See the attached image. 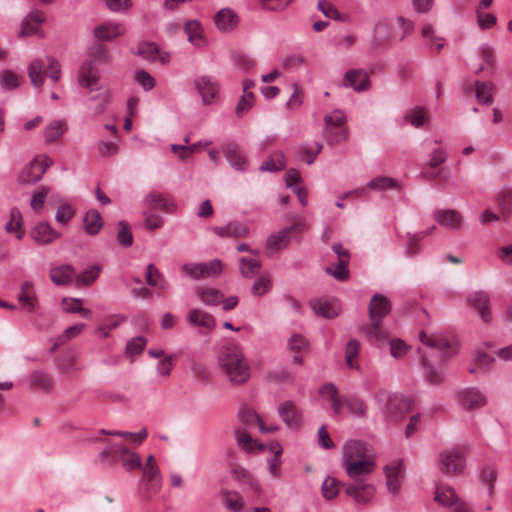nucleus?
Listing matches in <instances>:
<instances>
[{
	"label": "nucleus",
	"instance_id": "f257e3e1",
	"mask_svg": "<svg viewBox=\"0 0 512 512\" xmlns=\"http://www.w3.org/2000/svg\"><path fill=\"white\" fill-rule=\"evenodd\" d=\"M419 340L430 349L429 352L423 351L421 348L418 349L425 379L433 385L441 384L444 380V374L439 368L435 367L433 359H436L438 364L445 363L458 352L457 345L444 336L429 335L423 331L419 333Z\"/></svg>",
	"mask_w": 512,
	"mask_h": 512
},
{
	"label": "nucleus",
	"instance_id": "f03ea898",
	"mask_svg": "<svg viewBox=\"0 0 512 512\" xmlns=\"http://www.w3.org/2000/svg\"><path fill=\"white\" fill-rule=\"evenodd\" d=\"M218 364L221 372L232 384L241 385L250 378V366L242 348L236 344L222 347L218 356Z\"/></svg>",
	"mask_w": 512,
	"mask_h": 512
},
{
	"label": "nucleus",
	"instance_id": "7ed1b4c3",
	"mask_svg": "<svg viewBox=\"0 0 512 512\" xmlns=\"http://www.w3.org/2000/svg\"><path fill=\"white\" fill-rule=\"evenodd\" d=\"M374 397L379 403H385L384 413L391 421H399L411 409L412 402L409 398L389 393L385 389H379Z\"/></svg>",
	"mask_w": 512,
	"mask_h": 512
},
{
	"label": "nucleus",
	"instance_id": "20e7f679",
	"mask_svg": "<svg viewBox=\"0 0 512 512\" xmlns=\"http://www.w3.org/2000/svg\"><path fill=\"white\" fill-rule=\"evenodd\" d=\"M307 229L306 222L299 220L291 226L285 227L276 234L271 235L266 242V252L269 256L277 253L288 247L291 235L295 233H302Z\"/></svg>",
	"mask_w": 512,
	"mask_h": 512
},
{
	"label": "nucleus",
	"instance_id": "39448f33",
	"mask_svg": "<svg viewBox=\"0 0 512 512\" xmlns=\"http://www.w3.org/2000/svg\"><path fill=\"white\" fill-rule=\"evenodd\" d=\"M464 453L457 448H448L439 453L438 467L446 475L461 474L465 469Z\"/></svg>",
	"mask_w": 512,
	"mask_h": 512
},
{
	"label": "nucleus",
	"instance_id": "423d86ee",
	"mask_svg": "<svg viewBox=\"0 0 512 512\" xmlns=\"http://www.w3.org/2000/svg\"><path fill=\"white\" fill-rule=\"evenodd\" d=\"M182 272L194 280L207 277H217L222 272V263L219 259H213L205 263L183 264Z\"/></svg>",
	"mask_w": 512,
	"mask_h": 512
},
{
	"label": "nucleus",
	"instance_id": "0eeeda50",
	"mask_svg": "<svg viewBox=\"0 0 512 512\" xmlns=\"http://www.w3.org/2000/svg\"><path fill=\"white\" fill-rule=\"evenodd\" d=\"M51 163V159L46 156L42 159L35 158L21 170L18 175V181L22 184H35L39 182Z\"/></svg>",
	"mask_w": 512,
	"mask_h": 512
},
{
	"label": "nucleus",
	"instance_id": "6e6552de",
	"mask_svg": "<svg viewBox=\"0 0 512 512\" xmlns=\"http://www.w3.org/2000/svg\"><path fill=\"white\" fill-rule=\"evenodd\" d=\"M131 52L150 62L159 61L162 64H166L170 59L169 54L166 52L161 53L158 45L154 42L142 41L136 48H132Z\"/></svg>",
	"mask_w": 512,
	"mask_h": 512
},
{
	"label": "nucleus",
	"instance_id": "1a4fd4ad",
	"mask_svg": "<svg viewBox=\"0 0 512 512\" xmlns=\"http://www.w3.org/2000/svg\"><path fill=\"white\" fill-rule=\"evenodd\" d=\"M370 457L369 446L358 440H349L342 448V464Z\"/></svg>",
	"mask_w": 512,
	"mask_h": 512
},
{
	"label": "nucleus",
	"instance_id": "9d476101",
	"mask_svg": "<svg viewBox=\"0 0 512 512\" xmlns=\"http://www.w3.org/2000/svg\"><path fill=\"white\" fill-rule=\"evenodd\" d=\"M346 474L356 482L363 481L362 476L371 474L376 467L373 457L342 464Z\"/></svg>",
	"mask_w": 512,
	"mask_h": 512
},
{
	"label": "nucleus",
	"instance_id": "9b49d317",
	"mask_svg": "<svg viewBox=\"0 0 512 512\" xmlns=\"http://www.w3.org/2000/svg\"><path fill=\"white\" fill-rule=\"evenodd\" d=\"M345 493L358 504L369 503L375 494V487L364 481L345 485Z\"/></svg>",
	"mask_w": 512,
	"mask_h": 512
},
{
	"label": "nucleus",
	"instance_id": "f8f14e48",
	"mask_svg": "<svg viewBox=\"0 0 512 512\" xmlns=\"http://www.w3.org/2000/svg\"><path fill=\"white\" fill-rule=\"evenodd\" d=\"M194 86L200 94L203 104L210 105L216 101L219 88L212 77H198L194 80Z\"/></svg>",
	"mask_w": 512,
	"mask_h": 512
},
{
	"label": "nucleus",
	"instance_id": "ddd939ff",
	"mask_svg": "<svg viewBox=\"0 0 512 512\" xmlns=\"http://www.w3.org/2000/svg\"><path fill=\"white\" fill-rule=\"evenodd\" d=\"M278 413L288 428H300L302 424V413L292 401L281 403L278 408Z\"/></svg>",
	"mask_w": 512,
	"mask_h": 512
},
{
	"label": "nucleus",
	"instance_id": "4468645a",
	"mask_svg": "<svg viewBox=\"0 0 512 512\" xmlns=\"http://www.w3.org/2000/svg\"><path fill=\"white\" fill-rule=\"evenodd\" d=\"M386 475L387 489L393 495H397L401 488V480L404 475V468L402 462H393L384 468Z\"/></svg>",
	"mask_w": 512,
	"mask_h": 512
},
{
	"label": "nucleus",
	"instance_id": "2eb2a0df",
	"mask_svg": "<svg viewBox=\"0 0 512 512\" xmlns=\"http://www.w3.org/2000/svg\"><path fill=\"white\" fill-rule=\"evenodd\" d=\"M31 236L39 245H48L61 237V234L54 230L48 222L42 221L33 228Z\"/></svg>",
	"mask_w": 512,
	"mask_h": 512
},
{
	"label": "nucleus",
	"instance_id": "dca6fc26",
	"mask_svg": "<svg viewBox=\"0 0 512 512\" xmlns=\"http://www.w3.org/2000/svg\"><path fill=\"white\" fill-rule=\"evenodd\" d=\"M468 301L478 311L483 321L489 322L491 320L490 299L486 292L476 291L469 296Z\"/></svg>",
	"mask_w": 512,
	"mask_h": 512
},
{
	"label": "nucleus",
	"instance_id": "f3484780",
	"mask_svg": "<svg viewBox=\"0 0 512 512\" xmlns=\"http://www.w3.org/2000/svg\"><path fill=\"white\" fill-rule=\"evenodd\" d=\"M459 402L465 409L472 410L484 406L486 398L477 388H466L460 392Z\"/></svg>",
	"mask_w": 512,
	"mask_h": 512
},
{
	"label": "nucleus",
	"instance_id": "a211bd4d",
	"mask_svg": "<svg viewBox=\"0 0 512 512\" xmlns=\"http://www.w3.org/2000/svg\"><path fill=\"white\" fill-rule=\"evenodd\" d=\"M391 303L390 300L382 295L375 294L369 305V317L370 319H377L378 321L383 320V318L390 312Z\"/></svg>",
	"mask_w": 512,
	"mask_h": 512
},
{
	"label": "nucleus",
	"instance_id": "6ab92c4d",
	"mask_svg": "<svg viewBox=\"0 0 512 512\" xmlns=\"http://www.w3.org/2000/svg\"><path fill=\"white\" fill-rule=\"evenodd\" d=\"M18 300L28 312H34L37 309L38 298L32 281H25L21 285Z\"/></svg>",
	"mask_w": 512,
	"mask_h": 512
},
{
	"label": "nucleus",
	"instance_id": "aec40b11",
	"mask_svg": "<svg viewBox=\"0 0 512 512\" xmlns=\"http://www.w3.org/2000/svg\"><path fill=\"white\" fill-rule=\"evenodd\" d=\"M125 33V28L118 23L107 22L94 28V36L100 41H113Z\"/></svg>",
	"mask_w": 512,
	"mask_h": 512
},
{
	"label": "nucleus",
	"instance_id": "412c9836",
	"mask_svg": "<svg viewBox=\"0 0 512 512\" xmlns=\"http://www.w3.org/2000/svg\"><path fill=\"white\" fill-rule=\"evenodd\" d=\"M100 79V73L91 62H85L79 69L78 82L83 88H92L97 85Z\"/></svg>",
	"mask_w": 512,
	"mask_h": 512
},
{
	"label": "nucleus",
	"instance_id": "4be33fe9",
	"mask_svg": "<svg viewBox=\"0 0 512 512\" xmlns=\"http://www.w3.org/2000/svg\"><path fill=\"white\" fill-rule=\"evenodd\" d=\"M187 321L191 326L201 327L206 331H211L216 326L215 318L200 309H192L187 315Z\"/></svg>",
	"mask_w": 512,
	"mask_h": 512
},
{
	"label": "nucleus",
	"instance_id": "5701e85b",
	"mask_svg": "<svg viewBox=\"0 0 512 512\" xmlns=\"http://www.w3.org/2000/svg\"><path fill=\"white\" fill-rule=\"evenodd\" d=\"M75 277V269L72 265L66 264L50 270L51 281L58 286H65L72 283Z\"/></svg>",
	"mask_w": 512,
	"mask_h": 512
},
{
	"label": "nucleus",
	"instance_id": "b1692460",
	"mask_svg": "<svg viewBox=\"0 0 512 512\" xmlns=\"http://www.w3.org/2000/svg\"><path fill=\"white\" fill-rule=\"evenodd\" d=\"M368 75L362 70H351L348 71L343 79V85L345 87H351L355 91H364L368 88Z\"/></svg>",
	"mask_w": 512,
	"mask_h": 512
},
{
	"label": "nucleus",
	"instance_id": "393cba45",
	"mask_svg": "<svg viewBox=\"0 0 512 512\" xmlns=\"http://www.w3.org/2000/svg\"><path fill=\"white\" fill-rule=\"evenodd\" d=\"M224 155L229 164L238 171H244L247 168V160L240 153L236 144L228 143L223 146Z\"/></svg>",
	"mask_w": 512,
	"mask_h": 512
},
{
	"label": "nucleus",
	"instance_id": "a878e982",
	"mask_svg": "<svg viewBox=\"0 0 512 512\" xmlns=\"http://www.w3.org/2000/svg\"><path fill=\"white\" fill-rule=\"evenodd\" d=\"M434 219L442 226L450 229H459L462 225V216L451 209L438 210L434 213Z\"/></svg>",
	"mask_w": 512,
	"mask_h": 512
},
{
	"label": "nucleus",
	"instance_id": "bb28decb",
	"mask_svg": "<svg viewBox=\"0 0 512 512\" xmlns=\"http://www.w3.org/2000/svg\"><path fill=\"white\" fill-rule=\"evenodd\" d=\"M217 28L223 32H229L238 25V16L231 9L220 10L214 18Z\"/></svg>",
	"mask_w": 512,
	"mask_h": 512
},
{
	"label": "nucleus",
	"instance_id": "cd10ccee",
	"mask_svg": "<svg viewBox=\"0 0 512 512\" xmlns=\"http://www.w3.org/2000/svg\"><path fill=\"white\" fill-rule=\"evenodd\" d=\"M213 231L220 237H245L248 235V228L240 222H229L226 226H216Z\"/></svg>",
	"mask_w": 512,
	"mask_h": 512
},
{
	"label": "nucleus",
	"instance_id": "c85d7f7f",
	"mask_svg": "<svg viewBox=\"0 0 512 512\" xmlns=\"http://www.w3.org/2000/svg\"><path fill=\"white\" fill-rule=\"evenodd\" d=\"M476 100L482 105H490L493 103V93L495 85L491 81L482 82L476 80L474 82Z\"/></svg>",
	"mask_w": 512,
	"mask_h": 512
},
{
	"label": "nucleus",
	"instance_id": "c756f323",
	"mask_svg": "<svg viewBox=\"0 0 512 512\" xmlns=\"http://www.w3.org/2000/svg\"><path fill=\"white\" fill-rule=\"evenodd\" d=\"M313 311L327 319L335 318L340 312V306L337 302L313 300L311 301Z\"/></svg>",
	"mask_w": 512,
	"mask_h": 512
},
{
	"label": "nucleus",
	"instance_id": "7c9ffc66",
	"mask_svg": "<svg viewBox=\"0 0 512 512\" xmlns=\"http://www.w3.org/2000/svg\"><path fill=\"white\" fill-rule=\"evenodd\" d=\"M479 54L483 62L477 68L475 73L479 74L486 71L488 75H492L496 68L493 49L489 45H481L479 48Z\"/></svg>",
	"mask_w": 512,
	"mask_h": 512
},
{
	"label": "nucleus",
	"instance_id": "2f4dec72",
	"mask_svg": "<svg viewBox=\"0 0 512 512\" xmlns=\"http://www.w3.org/2000/svg\"><path fill=\"white\" fill-rule=\"evenodd\" d=\"M84 230L89 235H96L103 226L101 214L97 210L88 211L83 219Z\"/></svg>",
	"mask_w": 512,
	"mask_h": 512
},
{
	"label": "nucleus",
	"instance_id": "473e14b6",
	"mask_svg": "<svg viewBox=\"0 0 512 512\" xmlns=\"http://www.w3.org/2000/svg\"><path fill=\"white\" fill-rule=\"evenodd\" d=\"M370 320L371 325L364 327L362 331L370 342L380 344L387 338L385 331L381 327L382 322L377 319Z\"/></svg>",
	"mask_w": 512,
	"mask_h": 512
},
{
	"label": "nucleus",
	"instance_id": "72a5a7b5",
	"mask_svg": "<svg viewBox=\"0 0 512 512\" xmlns=\"http://www.w3.org/2000/svg\"><path fill=\"white\" fill-rule=\"evenodd\" d=\"M147 204L152 209H159L165 212L171 213L175 209L174 202L166 199L162 194L157 192H152L146 197Z\"/></svg>",
	"mask_w": 512,
	"mask_h": 512
},
{
	"label": "nucleus",
	"instance_id": "f704fd0d",
	"mask_svg": "<svg viewBox=\"0 0 512 512\" xmlns=\"http://www.w3.org/2000/svg\"><path fill=\"white\" fill-rule=\"evenodd\" d=\"M45 64L42 60L36 59L32 61L28 67V75L34 87H41L45 81L44 74Z\"/></svg>",
	"mask_w": 512,
	"mask_h": 512
},
{
	"label": "nucleus",
	"instance_id": "c9c22d12",
	"mask_svg": "<svg viewBox=\"0 0 512 512\" xmlns=\"http://www.w3.org/2000/svg\"><path fill=\"white\" fill-rule=\"evenodd\" d=\"M143 480L152 492H157L161 486V475L158 466L143 467Z\"/></svg>",
	"mask_w": 512,
	"mask_h": 512
},
{
	"label": "nucleus",
	"instance_id": "e433bc0d",
	"mask_svg": "<svg viewBox=\"0 0 512 512\" xmlns=\"http://www.w3.org/2000/svg\"><path fill=\"white\" fill-rule=\"evenodd\" d=\"M422 36L425 39V44L429 48L435 49L437 53H439L444 47L445 39L435 34L432 25H426L423 27Z\"/></svg>",
	"mask_w": 512,
	"mask_h": 512
},
{
	"label": "nucleus",
	"instance_id": "4c0bfd02",
	"mask_svg": "<svg viewBox=\"0 0 512 512\" xmlns=\"http://www.w3.org/2000/svg\"><path fill=\"white\" fill-rule=\"evenodd\" d=\"M285 164V156L282 152L277 151L273 153L268 159L262 162L259 169L261 171H269V172H278L284 169Z\"/></svg>",
	"mask_w": 512,
	"mask_h": 512
},
{
	"label": "nucleus",
	"instance_id": "58836bf2",
	"mask_svg": "<svg viewBox=\"0 0 512 512\" xmlns=\"http://www.w3.org/2000/svg\"><path fill=\"white\" fill-rule=\"evenodd\" d=\"M66 131V123L62 120L52 121L44 131L46 143H53L59 139Z\"/></svg>",
	"mask_w": 512,
	"mask_h": 512
},
{
	"label": "nucleus",
	"instance_id": "ea45409f",
	"mask_svg": "<svg viewBox=\"0 0 512 512\" xmlns=\"http://www.w3.org/2000/svg\"><path fill=\"white\" fill-rule=\"evenodd\" d=\"M222 500L224 506L233 512H241L244 507L243 498L235 491H223Z\"/></svg>",
	"mask_w": 512,
	"mask_h": 512
},
{
	"label": "nucleus",
	"instance_id": "a19ab883",
	"mask_svg": "<svg viewBox=\"0 0 512 512\" xmlns=\"http://www.w3.org/2000/svg\"><path fill=\"white\" fill-rule=\"evenodd\" d=\"M145 276L147 284L151 287H157L160 289H166L168 287L166 280L163 278L160 271L152 263L147 265Z\"/></svg>",
	"mask_w": 512,
	"mask_h": 512
},
{
	"label": "nucleus",
	"instance_id": "79ce46f5",
	"mask_svg": "<svg viewBox=\"0 0 512 512\" xmlns=\"http://www.w3.org/2000/svg\"><path fill=\"white\" fill-rule=\"evenodd\" d=\"M62 304L64 311L67 313H79L87 319L91 318V311L82 307L80 298H63Z\"/></svg>",
	"mask_w": 512,
	"mask_h": 512
},
{
	"label": "nucleus",
	"instance_id": "37998d69",
	"mask_svg": "<svg viewBox=\"0 0 512 512\" xmlns=\"http://www.w3.org/2000/svg\"><path fill=\"white\" fill-rule=\"evenodd\" d=\"M344 405L353 416L358 418L366 417L367 406L362 399L358 397H349L344 399Z\"/></svg>",
	"mask_w": 512,
	"mask_h": 512
},
{
	"label": "nucleus",
	"instance_id": "c03bdc74",
	"mask_svg": "<svg viewBox=\"0 0 512 512\" xmlns=\"http://www.w3.org/2000/svg\"><path fill=\"white\" fill-rule=\"evenodd\" d=\"M100 272L101 267L99 265H93L88 267L82 273L76 276V285L89 286L99 277Z\"/></svg>",
	"mask_w": 512,
	"mask_h": 512
},
{
	"label": "nucleus",
	"instance_id": "a18cd8bd",
	"mask_svg": "<svg viewBox=\"0 0 512 512\" xmlns=\"http://www.w3.org/2000/svg\"><path fill=\"white\" fill-rule=\"evenodd\" d=\"M239 262L241 275L245 278H252L260 271L261 262L259 260L242 257Z\"/></svg>",
	"mask_w": 512,
	"mask_h": 512
},
{
	"label": "nucleus",
	"instance_id": "49530a36",
	"mask_svg": "<svg viewBox=\"0 0 512 512\" xmlns=\"http://www.w3.org/2000/svg\"><path fill=\"white\" fill-rule=\"evenodd\" d=\"M124 451L125 452H122L119 457V459L122 461L123 467L127 471L141 469L142 461L140 456L137 453L130 452L126 447L124 448Z\"/></svg>",
	"mask_w": 512,
	"mask_h": 512
},
{
	"label": "nucleus",
	"instance_id": "de8ad7c7",
	"mask_svg": "<svg viewBox=\"0 0 512 512\" xmlns=\"http://www.w3.org/2000/svg\"><path fill=\"white\" fill-rule=\"evenodd\" d=\"M184 30L188 35V40L193 43L195 46H202L204 44V40L201 35V28L199 22L192 20L188 21L185 24Z\"/></svg>",
	"mask_w": 512,
	"mask_h": 512
},
{
	"label": "nucleus",
	"instance_id": "09e8293b",
	"mask_svg": "<svg viewBox=\"0 0 512 512\" xmlns=\"http://www.w3.org/2000/svg\"><path fill=\"white\" fill-rule=\"evenodd\" d=\"M21 227H22L21 212L17 208H13L10 211V220L6 223L5 230L8 233L18 231L16 237H17V239H22L23 233L20 232Z\"/></svg>",
	"mask_w": 512,
	"mask_h": 512
},
{
	"label": "nucleus",
	"instance_id": "8fccbe9b",
	"mask_svg": "<svg viewBox=\"0 0 512 512\" xmlns=\"http://www.w3.org/2000/svg\"><path fill=\"white\" fill-rule=\"evenodd\" d=\"M327 142L330 145L338 144L346 141L348 138V131L345 127H326L325 129Z\"/></svg>",
	"mask_w": 512,
	"mask_h": 512
},
{
	"label": "nucleus",
	"instance_id": "3c124183",
	"mask_svg": "<svg viewBox=\"0 0 512 512\" xmlns=\"http://www.w3.org/2000/svg\"><path fill=\"white\" fill-rule=\"evenodd\" d=\"M30 381L33 386L43 391H49L52 388L51 377L43 371H34L30 375Z\"/></svg>",
	"mask_w": 512,
	"mask_h": 512
},
{
	"label": "nucleus",
	"instance_id": "603ef678",
	"mask_svg": "<svg viewBox=\"0 0 512 512\" xmlns=\"http://www.w3.org/2000/svg\"><path fill=\"white\" fill-rule=\"evenodd\" d=\"M238 417L243 426L242 428L251 427L254 423L258 426L260 425L262 419L261 417L253 410L243 407L239 410Z\"/></svg>",
	"mask_w": 512,
	"mask_h": 512
},
{
	"label": "nucleus",
	"instance_id": "864d4df0",
	"mask_svg": "<svg viewBox=\"0 0 512 512\" xmlns=\"http://www.w3.org/2000/svg\"><path fill=\"white\" fill-rule=\"evenodd\" d=\"M200 300L206 305H217L221 302L223 295L214 288H202L198 292Z\"/></svg>",
	"mask_w": 512,
	"mask_h": 512
},
{
	"label": "nucleus",
	"instance_id": "5fc2aeb1",
	"mask_svg": "<svg viewBox=\"0 0 512 512\" xmlns=\"http://www.w3.org/2000/svg\"><path fill=\"white\" fill-rule=\"evenodd\" d=\"M435 500L442 505L452 506L458 500V497L450 487H437Z\"/></svg>",
	"mask_w": 512,
	"mask_h": 512
},
{
	"label": "nucleus",
	"instance_id": "6e6d98bb",
	"mask_svg": "<svg viewBox=\"0 0 512 512\" xmlns=\"http://www.w3.org/2000/svg\"><path fill=\"white\" fill-rule=\"evenodd\" d=\"M359 350V341L352 339L347 343L345 350V361L348 367L358 369V365L355 360L359 354Z\"/></svg>",
	"mask_w": 512,
	"mask_h": 512
},
{
	"label": "nucleus",
	"instance_id": "4d7b16f0",
	"mask_svg": "<svg viewBox=\"0 0 512 512\" xmlns=\"http://www.w3.org/2000/svg\"><path fill=\"white\" fill-rule=\"evenodd\" d=\"M271 452L274 453V457L269 459V472L274 478H280V460L279 456L282 453V448L279 443H274L271 445Z\"/></svg>",
	"mask_w": 512,
	"mask_h": 512
},
{
	"label": "nucleus",
	"instance_id": "13d9d810",
	"mask_svg": "<svg viewBox=\"0 0 512 512\" xmlns=\"http://www.w3.org/2000/svg\"><path fill=\"white\" fill-rule=\"evenodd\" d=\"M341 483L333 477H327L322 484V495L327 500L334 499L338 493V487ZM346 484H342L345 486Z\"/></svg>",
	"mask_w": 512,
	"mask_h": 512
},
{
	"label": "nucleus",
	"instance_id": "bf43d9fd",
	"mask_svg": "<svg viewBox=\"0 0 512 512\" xmlns=\"http://www.w3.org/2000/svg\"><path fill=\"white\" fill-rule=\"evenodd\" d=\"M124 446L121 444L110 443L107 447L99 454V458L102 462L109 460L116 461L120 454L124 451Z\"/></svg>",
	"mask_w": 512,
	"mask_h": 512
},
{
	"label": "nucleus",
	"instance_id": "052dcab7",
	"mask_svg": "<svg viewBox=\"0 0 512 512\" xmlns=\"http://www.w3.org/2000/svg\"><path fill=\"white\" fill-rule=\"evenodd\" d=\"M119 231L117 233V241L123 247H129L133 244V235L129 224L126 221L118 223Z\"/></svg>",
	"mask_w": 512,
	"mask_h": 512
},
{
	"label": "nucleus",
	"instance_id": "680f3d73",
	"mask_svg": "<svg viewBox=\"0 0 512 512\" xmlns=\"http://www.w3.org/2000/svg\"><path fill=\"white\" fill-rule=\"evenodd\" d=\"M367 186L373 190H385L397 188V182L394 178L378 176L368 182Z\"/></svg>",
	"mask_w": 512,
	"mask_h": 512
},
{
	"label": "nucleus",
	"instance_id": "e2e57ef3",
	"mask_svg": "<svg viewBox=\"0 0 512 512\" xmlns=\"http://www.w3.org/2000/svg\"><path fill=\"white\" fill-rule=\"evenodd\" d=\"M146 343V339L142 336L132 338L126 344L125 354L130 357L140 354L144 349Z\"/></svg>",
	"mask_w": 512,
	"mask_h": 512
},
{
	"label": "nucleus",
	"instance_id": "0e129e2a",
	"mask_svg": "<svg viewBox=\"0 0 512 512\" xmlns=\"http://www.w3.org/2000/svg\"><path fill=\"white\" fill-rule=\"evenodd\" d=\"M349 263V259L341 258L339 259L335 268L327 267L326 272L332 275L337 280H346L348 278V270L347 265Z\"/></svg>",
	"mask_w": 512,
	"mask_h": 512
},
{
	"label": "nucleus",
	"instance_id": "69168bd1",
	"mask_svg": "<svg viewBox=\"0 0 512 512\" xmlns=\"http://www.w3.org/2000/svg\"><path fill=\"white\" fill-rule=\"evenodd\" d=\"M447 160V153L444 148L438 147L431 151L427 166L431 169L437 168Z\"/></svg>",
	"mask_w": 512,
	"mask_h": 512
},
{
	"label": "nucleus",
	"instance_id": "338daca9",
	"mask_svg": "<svg viewBox=\"0 0 512 512\" xmlns=\"http://www.w3.org/2000/svg\"><path fill=\"white\" fill-rule=\"evenodd\" d=\"M0 83L4 89H15L19 86V77L10 70H4L0 73Z\"/></svg>",
	"mask_w": 512,
	"mask_h": 512
},
{
	"label": "nucleus",
	"instance_id": "774afa93",
	"mask_svg": "<svg viewBox=\"0 0 512 512\" xmlns=\"http://www.w3.org/2000/svg\"><path fill=\"white\" fill-rule=\"evenodd\" d=\"M50 189L46 186H42L38 191H36L31 198L30 206L36 212L40 211L43 208L45 203V199L49 194Z\"/></svg>",
	"mask_w": 512,
	"mask_h": 512
}]
</instances>
